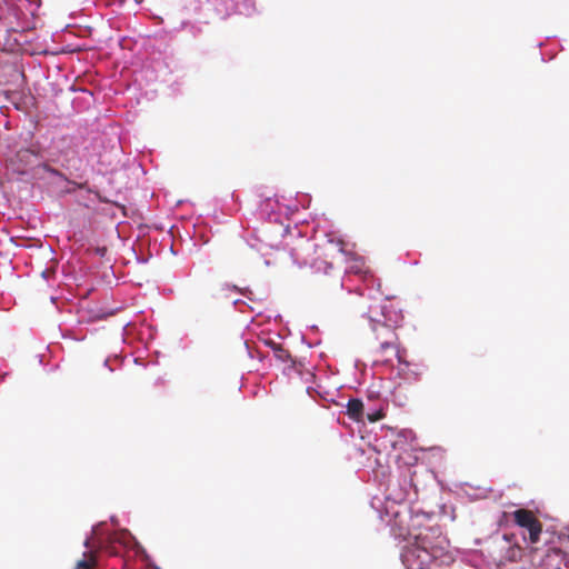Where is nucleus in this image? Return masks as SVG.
<instances>
[{"label": "nucleus", "mask_w": 569, "mask_h": 569, "mask_svg": "<svg viewBox=\"0 0 569 569\" xmlns=\"http://www.w3.org/2000/svg\"><path fill=\"white\" fill-rule=\"evenodd\" d=\"M84 547H86V548H90V539H89V538H88V539H86V541H84Z\"/></svg>", "instance_id": "obj_9"}, {"label": "nucleus", "mask_w": 569, "mask_h": 569, "mask_svg": "<svg viewBox=\"0 0 569 569\" xmlns=\"http://www.w3.org/2000/svg\"><path fill=\"white\" fill-rule=\"evenodd\" d=\"M28 152H31V151L29 149H26V150L20 151L19 153H28Z\"/></svg>", "instance_id": "obj_10"}, {"label": "nucleus", "mask_w": 569, "mask_h": 569, "mask_svg": "<svg viewBox=\"0 0 569 569\" xmlns=\"http://www.w3.org/2000/svg\"><path fill=\"white\" fill-rule=\"evenodd\" d=\"M347 415L356 421L361 420L363 415L362 401L357 398L349 399L347 403Z\"/></svg>", "instance_id": "obj_3"}, {"label": "nucleus", "mask_w": 569, "mask_h": 569, "mask_svg": "<svg viewBox=\"0 0 569 569\" xmlns=\"http://www.w3.org/2000/svg\"><path fill=\"white\" fill-rule=\"evenodd\" d=\"M502 538L507 543H510L513 538V535H503Z\"/></svg>", "instance_id": "obj_8"}, {"label": "nucleus", "mask_w": 569, "mask_h": 569, "mask_svg": "<svg viewBox=\"0 0 569 569\" xmlns=\"http://www.w3.org/2000/svg\"><path fill=\"white\" fill-rule=\"evenodd\" d=\"M330 243L333 244L338 249V251L340 253H343V251H345V248H343L345 243H343L342 240H337V241L330 240Z\"/></svg>", "instance_id": "obj_7"}, {"label": "nucleus", "mask_w": 569, "mask_h": 569, "mask_svg": "<svg viewBox=\"0 0 569 569\" xmlns=\"http://www.w3.org/2000/svg\"><path fill=\"white\" fill-rule=\"evenodd\" d=\"M512 517L513 521L519 527L528 530L529 541L531 543H537L542 532V523L535 516V513L528 509H517L516 511H513Z\"/></svg>", "instance_id": "obj_2"}, {"label": "nucleus", "mask_w": 569, "mask_h": 569, "mask_svg": "<svg viewBox=\"0 0 569 569\" xmlns=\"http://www.w3.org/2000/svg\"><path fill=\"white\" fill-rule=\"evenodd\" d=\"M83 556V559L76 562L74 569H92L97 565L96 552L90 551Z\"/></svg>", "instance_id": "obj_4"}, {"label": "nucleus", "mask_w": 569, "mask_h": 569, "mask_svg": "<svg viewBox=\"0 0 569 569\" xmlns=\"http://www.w3.org/2000/svg\"><path fill=\"white\" fill-rule=\"evenodd\" d=\"M521 558V548L517 545L508 548L505 559L515 562Z\"/></svg>", "instance_id": "obj_5"}, {"label": "nucleus", "mask_w": 569, "mask_h": 569, "mask_svg": "<svg viewBox=\"0 0 569 569\" xmlns=\"http://www.w3.org/2000/svg\"><path fill=\"white\" fill-rule=\"evenodd\" d=\"M150 569H160V568L157 566H151Z\"/></svg>", "instance_id": "obj_11"}, {"label": "nucleus", "mask_w": 569, "mask_h": 569, "mask_svg": "<svg viewBox=\"0 0 569 569\" xmlns=\"http://www.w3.org/2000/svg\"><path fill=\"white\" fill-rule=\"evenodd\" d=\"M116 543H122L121 539H120V536L116 535L113 536L109 543L106 546V551L110 555V556H118L119 555V551L116 547Z\"/></svg>", "instance_id": "obj_6"}, {"label": "nucleus", "mask_w": 569, "mask_h": 569, "mask_svg": "<svg viewBox=\"0 0 569 569\" xmlns=\"http://www.w3.org/2000/svg\"><path fill=\"white\" fill-rule=\"evenodd\" d=\"M367 317L377 341L373 350L375 363L389 365L399 353L398 336L395 329L385 322L386 316L379 301L369 306Z\"/></svg>", "instance_id": "obj_1"}]
</instances>
